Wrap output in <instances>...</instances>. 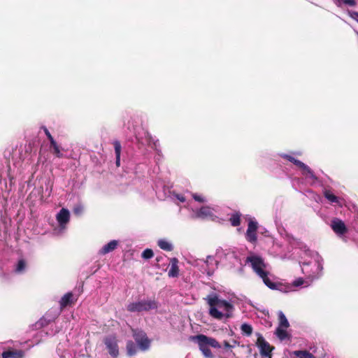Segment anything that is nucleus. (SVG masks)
<instances>
[{"mask_svg": "<svg viewBox=\"0 0 358 358\" xmlns=\"http://www.w3.org/2000/svg\"><path fill=\"white\" fill-rule=\"evenodd\" d=\"M83 211V208L81 206H78L74 208L73 212L76 215H80Z\"/></svg>", "mask_w": 358, "mask_h": 358, "instance_id": "obj_37", "label": "nucleus"}, {"mask_svg": "<svg viewBox=\"0 0 358 358\" xmlns=\"http://www.w3.org/2000/svg\"><path fill=\"white\" fill-rule=\"evenodd\" d=\"M192 197L196 201H198L199 203H205L207 201V199L205 196H203L201 194H192Z\"/></svg>", "mask_w": 358, "mask_h": 358, "instance_id": "obj_35", "label": "nucleus"}, {"mask_svg": "<svg viewBox=\"0 0 358 358\" xmlns=\"http://www.w3.org/2000/svg\"><path fill=\"white\" fill-rule=\"evenodd\" d=\"M57 224L53 227V234L56 236L62 235L67 229L70 221V212L68 209L62 208L56 215Z\"/></svg>", "mask_w": 358, "mask_h": 358, "instance_id": "obj_3", "label": "nucleus"}, {"mask_svg": "<svg viewBox=\"0 0 358 358\" xmlns=\"http://www.w3.org/2000/svg\"><path fill=\"white\" fill-rule=\"evenodd\" d=\"M136 346L132 341H129L127 344V353L129 356H132L136 352Z\"/></svg>", "mask_w": 358, "mask_h": 358, "instance_id": "obj_32", "label": "nucleus"}, {"mask_svg": "<svg viewBox=\"0 0 358 358\" xmlns=\"http://www.w3.org/2000/svg\"><path fill=\"white\" fill-rule=\"evenodd\" d=\"M224 346L225 348H234V345H230L228 342L224 341Z\"/></svg>", "mask_w": 358, "mask_h": 358, "instance_id": "obj_39", "label": "nucleus"}, {"mask_svg": "<svg viewBox=\"0 0 358 358\" xmlns=\"http://www.w3.org/2000/svg\"><path fill=\"white\" fill-rule=\"evenodd\" d=\"M134 120H130L128 121V124H127V129L129 130H130L131 131L134 132L135 136H136V139L140 142L142 144H144V143H150V140H151V136L150 135L145 131H143V136L141 134V133L139 131H138L136 130V127L134 125Z\"/></svg>", "mask_w": 358, "mask_h": 358, "instance_id": "obj_11", "label": "nucleus"}, {"mask_svg": "<svg viewBox=\"0 0 358 358\" xmlns=\"http://www.w3.org/2000/svg\"><path fill=\"white\" fill-rule=\"evenodd\" d=\"M115 152L116 155V165L119 166L120 165V152H121V144L119 141H116L113 143Z\"/></svg>", "mask_w": 358, "mask_h": 358, "instance_id": "obj_25", "label": "nucleus"}, {"mask_svg": "<svg viewBox=\"0 0 358 358\" xmlns=\"http://www.w3.org/2000/svg\"><path fill=\"white\" fill-rule=\"evenodd\" d=\"M133 336L141 350L145 351L149 348L150 342L144 331L138 329L133 330Z\"/></svg>", "mask_w": 358, "mask_h": 358, "instance_id": "obj_9", "label": "nucleus"}, {"mask_svg": "<svg viewBox=\"0 0 358 358\" xmlns=\"http://www.w3.org/2000/svg\"><path fill=\"white\" fill-rule=\"evenodd\" d=\"M24 352L21 350L10 348L2 352L3 358H23Z\"/></svg>", "mask_w": 358, "mask_h": 358, "instance_id": "obj_17", "label": "nucleus"}, {"mask_svg": "<svg viewBox=\"0 0 358 358\" xmlns=\"http://www.w3.org/2000/svg\"><path fill=\"white\" fill-rule=\"evenodd\" d=\"M228 255L233 256V253L227 252L222 248L216 250L215 257L209 255L206 257V259L203 261V264H206V271L208 275L214 271L219 262H222L224 259H227Z\"/></svg>", "mask_w": 358, "mask_h": 358, "instance_id": "obj_5", "label": "nucleus"}, {"mask_svg": "<svg viewBox=\"0 0 358 358\" xmlns=\"http://www.w3.org/2000/svg\"><path fill=\"white\" fill-rule=\"evenodd\" d=\"M245 262L250 264L268 287L271 289H281V285L272 280L273 277L269 273V266L261 257L251 255L247 257Z\"/></svg>", "mask_w": 358, "mask_h": 358, "instance_id": "obj_2", "label": "nucleus"}, {"mask_svg": "<svg viewBox=\"0 0 358 358\" xmlns=\"http://www.w3.org/2000/svg\"><path fill=\"white\" fill-rule=\"evenodd\" d=\"M292 354L299 358H315L313 354L307 350H296Z\"/></svg>", "mask_w": 358, "mask_h": 358, "instance_id": "obj_27", "label": "nucleus"}, {"mask_svg": "<svg viewBox=\"0 0 358 358\" xmlns=\"http://www.w3.org/2000/svg\"><path fill=\"white\" fill-rule=\"evenodd\" d=\"M178 261L176 258L171 259V268L169 270L168 275L171 278L177 277L179 274Z\"/></svg>", "mask_w": 358, "mask_h": 358, "instance_id": "obj_19", "label": "nucleus"}, {"mask_svg": "<svg viewBox=\"0 0 358 358\" xmlns=\"http://www.w3.org/2000/svg\"><path fill=\"white\" fill-rule=\"evenodd\" d=\"M257 346L259 349L260 354L264 357H268V358H271V348L269 343L265 341L264 337L260 334H257Z\"/></svg>", "mask_w": 358, "mask_h": 358, "instance_id": "obj_12", "label": "nucleus"}, {"mask_svg": "<svg viewBox=\"0 0 358 358\" xmlns=\"http://www.w3.org/2000/svg\"><path fill=\"white\" fill-rule=\"evenodd\" d=\"M349 16L358 22V12L353 10H348Z\"/></svg>", "mask_w": 358, "mask_h": 358, "instance_id": "obj_36", "label": "nucleus"}, {"mask_svg": "<svg viewBox=\"0 0 358 358\" xmlns=\"http://www.w3.org/2000/svg\"><path fill=\"white\" fill-rule=\"evenodd\" d=\"M176 197L178 199V200H179L180 202H185V198L184 196L182 195H180V194H176Z\"/></svg>", "mask_w": 358, "mask_h": 358, "instance_id": "obj_38", "label": "nucleus"}, {"mask_svg": "<svg viewBox=\"0 0 358 358\" xmlns=\"http://www.w3.org/2000/svg\"><path fill=\"white\" fill-rule=\"evenodd\" d=\"M330 227L338 237L345 239L348 230L343 221L338 218H334L331 221Z\"/></svg>", "mask_w": 358, "mask_h": 358, "instance_id": "obj_8", "label": "nucleus"}, {"mask_svg": "<svg viewBox=\"0 0 358 358\" xmlns=\"http://www.w3.org/2000/svg\"><path fill=\"white\" fill-rule=\"evenodd\" d=\"M241 330L243 334H245L246 336H249L252 333V327L250 324H248L247 323H243L241 326Z\"/></svg>", "mask_w": 358, "mask_h": 358, "instance_id": "obj_31", "label": "nucleus"}, {"mask_svg": "<svg viewBox=\"0 0 358 358\" xmlns=\"http://www.w3.org/2000/svg\"><path fill=\"white\" fill-rule=\"evenodd\" d=\"M158 246L165 251H171L173 248L172 243L165 239L159 240Z\"/></svg>", "mask_w": 358, "mask_h": 358, "instance_id": "obj_24", "label": "nucleus"}, {"mask_svg": "<svg viewBox=\"0 0 358 358\" xmlns=\"http://www.w3.org/2000/svg\"><path fill=\"white\" fill-rule=\"evenodd\" d=\"M194 341H199L201 343L206 344L208 346H211L215 348H220L221 345L219 343L213 338L208 337L205 335L200 334L192 337Z\"/></svg>", "mask_w": 358, "mask_h": 358, "instance_id": "obj_15", "label": "nucleus"}, {"mask_svg": "<svg viewBox=\"0 0 358 358\" xmlns=\"http://www.w3.org/2000/svg\"><path fill=\"white\" fill-rule=\"evenodd\" d=\"M335 3L338 7H342L343 4L348 5L351 7H355L357 5L355 0H336Z\"/></svg>", "mask_w": 358, "mask_h": 358, "instance_id": "obj_30", "label": "nucleus"}, {"mask_svg": "<svg viewBox=\"0 0 358 358\" xmlns=\"http://www.w3.org/2000/svg\"><path fill=\"white\" fill-rule=\"evenodd\" d=\"M230 222L232 226H238L241 223L240 215L237 213L232 215L230 217Z\"/></svg>", "mask_w": 358, "mask_h": 358, "instance_id": "obj_33", "label": "nucleus"}, {"mask_svg": "<svg viewBox=\"0 0 358 358\" xmlns=\"http://www.w3.org/2000/svg\"><path fill=\"white\" fill-rule=\"evenodd\" d=\"M43 131L48 137V138L50 141V147L53 149V154L56 155V157L59 158L63 157V154L62 153L61 148L60 146L57 143V142L55 141L52 135L50 134V131L46 127H43Z\"/></svg>", "mask_w": 358, "mask_h": 358, "instance_id": "obj_16", "label": "nucleus"}, {"mask_svg": "<svg viewBox=\"0 0 358 358\" xmlns=\"http://www.w3.org/2000/svg\"><path fill=\"white\" fill-rule=\"evenodd\" d=\"M157 303L154 300H141L134 301L127 305V310L129 312H141L148 311L150 310L156 309Z\"/></svg>", "mask_w": 358, "mask_h": 358, "instance_id": "obj_6", "label": "nucleus"}, {"mask_svg": "<svg viewBox=\"0 0 358 358\" xmlns=\"http://www.w3.org/2000/svg\"><path fill=\"white\" fill-rule=\"evenodd\" d=\"M322 266L319 260L313 259L309 262H304L301 266L302 272L306 275L310 282H313L315 279L320 275Z\"/></svg>", "mask_w": 358, "mask_h": 358, "instance_id": "obj_4", "label": "nucleus"}, {"mask_svg": "<svg viewBox=\"0 0 358 358\" xmlns=\"http://www.w3.org/2000/svg\"><path fill=\"white\" fill-rule=\"evenodd\" d=\"M310 283H311V282H310V280H308L307 278H306V280H303L302 278H299L293 281L292 285L296 287L303 286V285L304 287H308L310 285Z\"/></svg>", "mask_w": 358, "mask_h": 358, "instance_id": "obj_28", "label": "nucleus"}, {"mask_svg": "<svg viewBox=\"0 0 358 358\" xmlns=\"http://www.w3.org/2000/svg\"><path fill=\"white\" fill-rule=\"evenodd\" d=\"M280 156L297 166L301 170L302 174L307 178H310L313 180H315L317 179L313 171L302 162L295 159L291 155L282 154Z\"/></svg>", "mask_w": 358, "mask_h": 358, "instance_id": "obj_7", "label": "nucleus"}, {"mask_svg": "<svg viewBox=\"0 0 358 358\" xmlns=\"http://www.w3.org/2000/svg\"><path fill=\"white\" fill-rule=\"evenodd\" d=\"M27 263L24 259H20L17 261L14 267V272L17 274L24 273L27 269Z\"/></svg>", "mask_w": 358, "mask_h": 358, "instance_id": "obj_21", "label": "nucleus"}, {"mask_svg": "<svg viewBox=\"0 0 358 358\" xmlns=\"http://www.w3.org/2000/svg\"><path fill=\"white\" fill-rule=\"evenodd\" d=\"M199 345L200 350L202 352L203 355L206 358H213V354L211 352V350L209 349L208 346L206 345L204 343H201L199 341H196Z\"/></svg>", "mask_w": 358, "mask_h": 358, "instance_id": "obj_23", "label": "nucleus"}, {"mask_svg": "<svg viewBox=\"0 0 358 358\" xmlns=\"http://www.w3.org/2000/svg\"><path fill=\"white\" fill-rule=\"evenodd\" d=\"M118 241L115 240H113L104 245L101 249L99 250V253L101 255H106L112 251H113L117 246Z\"/></svg>", "mask_w": 358, "mask_h": 358, "instance_id": "obj_18", "label": "nucleus"}, {"mask_svg": "<svg viewBox=\"0 0 358 358\" xmlns=\"http://www.w3.org/2000/svg\"><path fill=\"white\" fill-rule=\"evenodd\" d=\"M324 197L332 204H336L338 206H342L341 199L334 195L331 191L325 190L324 192Z\"/></svg>", "mask_w": 358, "mask_h": 358, "instance_id": "obj_20", "label": "nucleus"}, {"mask_svg": "<svg viewBox=\"0 0 358 358\" xmlns=\"http://www.w3.org/2000/svg\"><path fill=\"white\" fill-rule=\"evenodd\" d=\"M205 299L209 306L210 317L219 320L231 317L234 307L230 301L220 298L215 293L208 295Z\"/></svg>", "mask_w": 358, "mask_h": 358, "instance_id": "obj_1", "label": "nucleus"}, {"mask_svg": "<svg viewBox=\"0 0 358 358\" xmlns=\"http://www.w3.org/2000/svg\"><path fill=\"white\" fill-rule=\"evenodd\" d=\"M258 229V223L254 219H250L248 222V229L245 233L246 240L252 243H255L257 240V231Z\"/></svg>", "mask_w": 358, "mask_h": 358, "instance_id": "obj_10", "label": "nucleus"}, {"mask_svg": "<svg viewBox=\"0 0 358 358\" xmlns=\"http://www.w3.org/2000/svg\"><path fill=\"white\" fill-rule=\"evenodd\" d=\"M104 343L108 350L109 354L113 357H117L119 355L117 343L115 337L110 336L104 339Z\"/></svg>", "mask_w": 358, "mask_h": 358, "instance_id": "obj_13", "label": "nucleus"}, {"mask_svg": "<svg viewBox=\"0 0 358 358\" xmlns=\"http://www.w3.org/2000/svg\"><path fill=\"white\" fill-rule=\"evenodd\" d=\"M153 255L151 249H145L142 253V257L145 259H149L153 257Z\"/></svg>", "mask_w": 358, "mask_h": 358, "instance_id": "obj_34", "label": "nucleus"}, {"mask_svg": "<svg viewBox=\"0 0 358 358\" xmlns=\"http://www.w3.org/2000/svg\"><path fill=\"white\" fill-rule=\"evenodd\" d=\"M287 329V328L286 327H278V328L276 329L275 334L281 341H283L288 337V334L286 330Z\"/></svg>", "mask_w": 358, "mask_h": 358, "instance_id": "obj_26", "label": "nucleus"}, {"mask_svg": "<svg viewBox=\"0 0 358 358\" xmlns=\"http://www.w3.org/2000/svg\"><path fill=\"white\" fill-rule=\"evenodd\" d=\"M72 301H73V294L71 292H68L62 297V299L59 301L60 307L62 308H63L66 307V306L71 304L72 303Z\"/></svg>", "mask_w": 358, "mask_h": 358, "instance_id": "obj_22", "label": "nucleus"}, {"mask_svg": "<svg viewBox=\"0 0 358 358\" xmlns=\"http://www.w3.org/2000/svg\"><path fill=\"white\" fill-rule=\"evenodd\" d=\"M279 317V325L278 327H286L288 328L289 324L287 319L282 311H279L278 313Z\"/></svg>", "mask_w": 358, "mask_h": 358, "instance_id": "obj_29", "label": "nucleus"}, {"mask_svg": "<svg viewBox=\"0 0 358 358\" xmlns=\"http://www.w3.org/2000/svg\"><path fill=\"white\" fill-rule=\"evenodd\" d=\"M215 210L209 206H203L199 210L192 209L193 216L201 219H213Z\"/></svg>", "mask_w": 358, "mask_h": 358, "instance_id": "obj_14", "label": "nucleus"}]
</instances>
